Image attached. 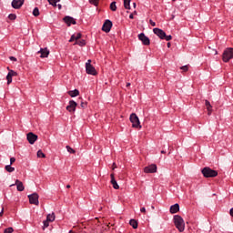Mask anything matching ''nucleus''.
Returning a JSON list of instances; mask_svg holds the SVG:
<instances>
[{
  "instance_id": "1",
  "label": "nucleus",
  "mask_w": 233,
  "mask_h": 233,
  "mask_svg": "<svg viewBox=\"0 0 233 233\" xmlns=\"http://www.w3.org/2000/svg\"><path fill=\"white\" fill-rule=\"evenodd\" d=\"M175 227L177 228L178 232H184L185 231V220L183 218L179 215H175L173 218Z\"/></svg>"
},
{
  "instance_id": "2",
  "label": "nucleus",
  "mask_w": 233,
  "mask_h": 233,
  "mask_svg": "<svg viewBox=\"0 0 233 233\" xmlns=\"http://www.w3.org/2000/svg\"><path fill=\"white\" fill-rule=\"evenodd\" d=\"M201 173L203 174L204 177H216L218 176V171L208 167L202 168Z\"/></svg>"
},
{
  "instance_id": "3",
  "label": "nucleus",
  "mask_w": 233,
  "mask_h": 233,
  "mask_svg": "<svg viewBox=\"0 0 233 233\" xmlns=\"http://www.w3.org/2000/svg\"><path fill=\"white\" fill-rule=\"evenodd\" d=\"M230 59H233V48L228 47L227 48L222 55V61L224 63H228Z\"/></svg>"
},
{
  "instance_id": "4",
  "label": "nucleus",
  "mask_w": 233,
  "mask_h": 233,
  "mask_svg": "<svg viewBox=\"0 0 233 233\" xmlns=\"http://www.w3.org/2000/svg\"><path fill=\"white\" fill-rule=\"evenodd\" d=\"M129 121L132 123L133 128H141V122H139V117L136 113L130 115Z\"/></svg>"
},
{
  "instance_id": "5",
  "label": "nucleus",
  "mask_w": 233,
  "mask_h": 233,
  "mask_svg": "<svg viewBox=\"0 0 233 233\" xmlns=\"http://www.w3.org/2000/svg\"><path fill=\"white\" fill-rule=\"evenodd\" d=\"M86 72L89 76H97V71H96V67L92 66V60H87L86 63Z\"/></svg>"
},
{
  "instance_id": "6",
  "label": "nucleus",
  "mask_w": 233,
  "mask_h": 233,
  "mask_svg": "<svg viewBox=\"0 0 233 233\" xmlns=\"http://www.w3.org/2000/svg\"><path fill=\"white\" fill-rule=\"evenodd\" d=\"M27 198L31 205H39V195L37 193L28 195Z\"/></svg>"
},
{
  "instance_id": "7",
  "label": "nucleus",
  "mask_w": 233,
  "mask_h": 233,
  "mask_svg": "<svg viewBox=\"0 0 233 233\" xmlns=\"http://www.w3.org/2000/svg\"><path fill=\"white\" fill-rule=\"evenodd\" d=\"M145 174H156L157 172V166L156 164H151L144 168Z\"/></svg>"
},
{
  "instance_id": "8",
  "label": "nucleus",
  "mask_w": 233,
  "mask_h": 233,
  "mask_svg": "<svg viewBox=\"0 0 233 233\" xmlns=\"http://www.w3.org/2000/svg\"><path fill=\"white\" fill-rule=\"evenodd\" d=\"M76 107H77V103L74 100H70L66 106V111L74 114V112H76Z\"/></svg>"
},
{
  "instance_id": "9",
  "label": "nucleus",
  "mask_w": 233,
  "mask_h": 233,
  "mask_svg": "<svg viewBox=\"0 0 233 233\" xmlns=\"http://www.w3.org/2000/svg\"><path fill=\"white\" fill-rule=\"evenodd\" d=\"M103 32H106V34H108L110 30H112V21L110 20H106L103 26H102Z\"/></svg>"
},
{
  "instance_id": "10",
  "label": "nucleus",
  "mask_w": 233,
  "mask_h": 233,
  "mask_svg": "<svg viewBox=\"0 0 233 233\" xmlns=\"http://www.w3.org/2000/svg\"><path fill=\"white\" fill-rule=\"evenodd\" d=\"M138 39L139 41L142 42L143 45H145L146 46H148V45H150V38H148L147 35H144V33H140L138 35Z\"/></svg>"
},
{
  "instance_id": "11",
  "label": "nucleus",
  "mask_w": 233,
  "mask_h": 233,
  "mask_svg": "<svg viewBox=\"0 0 233 233\" xmlns=\"http://www.w3.org/2000/svg\"><path fill=\"white\" fill-rule=\"evenodd\" d=\"M153 32L156 35H157V37H159V39H165L167 33H165V31H163V29H159V28L156 27L153 29Z\"/></svg>"
},
{
  "instance_id": "12",
  "label": "nucleus",
  "mask_w": 233,
  "mask_h": 233,
  "mask_svg": "<svg viewBox=\"0 0 233 233\" xmlns=\"http://www.w3.org/2000/svg\"><path fill=\"white\" fill-rule=\"evenodd\" d=\"M26 137H27V141L30 145H34V143H35V141H37V135H35L32 132L28 133Z\"/></svg>"
},
{
  "instance_id": "13",
  "label": "nucleus",
  "mask_w": 233,
  "mask_h": 233,
  "mask_svg": "<svg viewBox=\"0 0 233 233\" xmlns=\"http://www.w3.org/2000/svg\"><path fill=\"white\" fill-rule=\"evenodd\" d=\"M24 4H25V0H13L12 1V6L15 10H19V8H21Z\"/></svg>"
},
{
  "instance_id": "14",
  "label": "nucleus",
  "mask_w": 233,
  "mask_h": 233,
  "mask_svg": "<svg viewBox=\"0 0 233 233\" xmlns=\"http://www.w3.org/2000/svg\"><path fill=\"white\" fill-rule=\"evenodd\" d=\"M37 54H41L40 57L45 58V57H48V56L50 55V50H48V48H40V50L37 52Z\"/></svg>"
},
{
  "instance_id": "15",
  "label": "nucleus",
  "mask_w": 233,
  "mask_h": 233,
  "mask_svg": "<svg viewBox=\"0 0 233 233\" xmlns=\"http://www.w3.org/2000/svg\"><path fill=\"white\" fill-rule=\"evenodd\" d=\"M64 22L66 23L67 26H70L71 25H76V19L71 16H66L64 17Z\"/></svg>"
},
{
  "instance_id": "16",
  "label": "nucleus",
  "mask_w": 233,
  "mask_h": 233,
  "mask_svg": "<svg viewBox=\"0 0 233 233\" xmlns=\"http://www.w3.org/2000/svg\"><path fill=\"white\" fill-rule=\"evenodd\" d=\"M14 76H17V73H15L14 70H10L6 76L7 85L12 83V77H14Z\"/></svg>"
},
{
  "instance_id": "17",
  "label": "nucleus",
  "mask_w": 233,
  "mask_h": 233,
  "mask_svg": "<svg viewBox=\"0 0 233 233\" xmlns=\"http://www.w3.org/2000/svg\"><path fill=\"white\" fill-rule=\"evenodd\" d=\"M110 177H111V185H113V188H115V190H119V185L117 184V181L114 177V174H111Z\"/></svg>"
},
{
  "instance_id": "18",
  "label": "nucleus",
  "mask_w": 233,
  "mask_h": 233,
  "mask_svg": "<svg viewBox=\"0 0 233 233\" xmlns=\"http://www.w3.org/2000/svg\"><path fill=\"white\" fill-rule=\"evenodd\" d=\"M15 185L16 186L18 192H23V190H25V185H23V182H21L19 179L15 180Z\"/></svg>"
},
{
  "instance_id": "19",
  "label": "nucleus",
  "mask_w": 233,
  "mask_h": 233,
  "mask_svg": "<svg viewBox=\"0 0 233 233\" xmlns=\"http://www.w3.org/2000/svg\"><path fill=\"white\" fill-rule=\"evenodd\" d=\"M81 33H76L71 35V38L69 39V43H72L74 41H79V39H81Z\"/></svg>"
},
{
  "instance_id": "20",
  "label": "nucleus",
  "mask_w": 233,
  "mask_h": 233,
  "mask_svg": "<svg viewBox=\"0 0 233 233\" xmlns=\"http://www.w3.org/2000/svg\"><path fill=\"white\" fill-rule=\"evenodd\" d=\"M179 210V204H174L170 207L169 212L170 214H177V211Z\"/></svg>"
},
{
  "instance_id": "21",
  "label": "nucleus",
  "mask_w": 233,
  "mask_h": 233,
  "mask_svg": "<svg viewBox=\"0 0 233 233\" xmlns=\"http://www.w3.org/2000/svg\"><path fill=\"white\" fill-rule=\"evenodd\" d=\"M67 94L68 96H70V97H77V96H79V90L74 89V90L68 91Z\"/></svg>"
},
{
  "instance_id": "22",
  "label": "nucleus",
  "mask_w": 233,
  "mask_h": 233,
  "mask_svg": "<svg viewBox=\"0 0 233 233\" xmlns=\"http://www.w3.org/2000/svg\"><path fill=\"white\" fill-rule=\"evenodd\" d=\"M205 106L208 112V116H210V114H212V105H210V102L208 100H205Z\"/></svg>"
},
{
  "instance_id": "23",
  "label": "nucleus",
  "mask_w": 233,
  "mask_h": 233,
  "mask_svg": "<svg viewBox=\"0 0 233 233\" xmlns=\"http://www.w3.org/2000/svg\"><path fill=\"white\" fill-rule=\"evenodd\" d=\"M46 220L49 221L50 223L56 221V213H50L46 216Z\"/></svg>"
},
{
  "instance_id": "24",
  "label": "nucleus",
  "mask_w": 233,
  "mask_h": 233,
  "mask_svg": "<svg viewBox=\"0 0 233 233\" xmlns=\"http://www.w3.org/2000/svg\"><path fill=\"white\" fill-rule=\"evenodd\" d=\"M5 169L6 170V172L12 173L15 170V167H12V165H6Z\"/></svg>"
},
{
  "instance_id": "25",
  "label": "nucleus",
  "mask_w": 233,
  "mask_h": 233,
  "mask_svg": "<svg viewBox=\"0 0 233 233\" xmlns=\"http://www.w3.org/2000/svg\"><path fill=\"white\" fill-rule=\"evenodd\" d=\"M130 1L132 0H124V7L126 10H130Z\"/></svg>"
},
{
  "instance_id": "26",
  "label": "nucleus",
  "mask_w": 233,
  "mask_h": 233,
  "mask_svg": "<svg viewBox=\"0 0 233 233\" xmlns=\"http://www.w3.org/2000/svg\"><path fill=\"white\" fill-rule=\"evenodd\" d=\"M129 225L133 228H137V221L136 219H131L129 221Z\"/></svg>"
},
{
  "instance_id": "27",
  "label": "nucleus",
  "mask_w": 233,
  "mask_h": 233,
  "mask_svg": "<svg viewBox=\"0 0 233 233\" xmlns=\"http://www.w3.org/2000/svg\"><path fill=\"white\" fill-rule=\"evenodd\" d=\"M75 45H78V46H85L86 45V42L85 40H78L75 43Z\"/></svg>"
},
{
  "instance_id": "28",
  "label": "nucleus",
  "mask_w": 233,
  "mask_h": 233,
  "mask_svg": "<svg viewBox=\"0 0 233 233\" xmlns=\"http://www.w3.org/2000/svg\"><path fill=\"white\" fill-rule=\"evenodd\" d=\"M110 10H112V12H116V10H117V5H116V2H112L110 4Z\"/></svg>"
},
{
  "instance_id": "29",
  "label": "nucleus",
  "mask_w": 233,
  "mask_h": 233,
  "mask_svg": "<svg viewBox=\"0 0 233 233\" xmlns=\"http://www.w3.org/2000/svg\"><path fill=\"white\" fill-rule=\"evenodd\" d=\"M49 5H52V6H56L57 3H59V1L61 0H47Z\"/></svg>"
},
{
  "instance_id": "30",
  "label": "nucleus",
  "mask_w": 233,
  "mask_h": 233,
  "mask_svg": "<svg viewBox=\"0 0 233 233\" xmlns=\"http://www.w3.org/2000/svg\"><path fill=\"white\" fill-rule=\"evenodd\" d=\"M33 15H35V17L39 16V8L35 7L33 10Z\"/></svg>"
},
{
  "instance_id": "31",
  "label": "nucleus",
  "mask_w": 233,
  "mask_h": 233,
  "mask_svg": "<svg viewBox=\"0 0 233 233\" xmlns=\"http://www.w3.org/2000/svg\"><path fill=\"white\" fill-rule=\"evenodd\" d=\"M43 225H44V227H43L44 229L48 228V227H50V221L47 219L44 220Z\"/></svg>"
},
{
  "instance_id": "32",
  "label": "nucleus",
  "mask_w": 233,
  "mask_h": 233,
  "mask_svg": "<svg viewBox=\"0 0 233 233\" xmlns=\"http://www.w3.org/2000/svg\"><path fill=\"white\" fill-rule=\"evenodd\" d=\"M8 19H10L11 21H15V19H17V15H15V14H10L8 15Z\"/></svg>"
},
{
  "instance_id": "33",
  "label": "nucleus",
  "mask_w": 233,
  "mask_h": 233,
  "mask_svg": "<svg viewBox=\"0 0 233 233\" xmlns=\"http://www.w3.org/2000/svg\"><path fill=\"white\" fill-rule=\"evenodd\" d=\"M67 152H69V154H76V150H74V148L70 147V146H66V147Z\"/></svg>"
},
{
  "instance_id": "34",
  "label": "nucleus",
  "mask_w": 233,
  "mask_h": 233,
  "mask_svg": "<svg viewBox=\"0 0 233 233\" xmlns=\"http://www.w3.org/2000/svg\"><path fill=\"white\" fill-rule=\"evenodd\" d=\"M46 156L45 155V153H43L42 150H38L37 151V157H46Z\"/></svg>"
},
{
  "instance_id": "35",
  "label": "nucleus",
  "mask_w": 233,
  "mask_h": 233,
  "mask_svg": "<svg viewBox=\"0 0 233 233\" xmlns=\"http://www.w3.org/2000/svg\"><path fill=\"white\" fill-rule=\"evenodd\" d=\"M89 3L91 5H94L95 6H97V5L99 4V0H89Z\"/></svg>"
},
{
  "instance_id": "36",
  "label": "nucleus",
  "mask_w": 233,
  "mask_h": 233,
  "mask_svg": "<svg viewBox=\"0 0 233 233\" xmlns=\"http://www.w3.org/2000/svg\"><path fill=\"white\" fill-rule=\"evenodd\" d=\"M12 232H14V228H7L4 231V233H12Z\"/></svg>"
},
{
  "instance_id": "37",
  "label": "nucleus",
  "mask_w": 233,
  "mask_h": 233,
  "mask_svg": "<svg viewBox=\"0 0 233 233\" xmlns=\"http://www.w3.org/2000/svg\"><path fill=\"white\" fill-rule=\"evenodd\" d=\"M180 70H183V72H188V66H183L180 67Z\"/></svg>"
},
{
  "instance_id": "38",
  "label": "nucleus",
  "mask_w": 233,
  "mask_h": 233,
  "mask_svg": "<svg viewBox=\"0 0 233 233\" xmlns=\"http://www.w3.org/2000/svg\"><path fill=\"white\" fill-rule=\"evenodd\" d=\"M164 39H165L166 41H171V40H172V35H166V36L164 37Z\"/></svg>"
},
{
  "instance_id": "39",
  "label": "nucleus",
  "mask_w": 233,
  "mask_h": 233,
  "mask_svg": "<svg viewBox=\"0 0 233 233\" xmlns=\"http://www.w3.org/2000/svg\"><path fill=\"white\" fill-rule=\"evenodd\" d=\"M14 163H15V157H11L9 165H14Z\"/></svg>"
},
{
  "instance_id": "40",
  "label": "nucleus",
  "mask_w": 233,
  "mask_h": 233,
  "mask_svg": "<svg viewBox=\"0 0 233 233\" xmlns=\"http://www.w3.org/2000/svg\"><path fill=\"white\" fill-rule=\"evenodd\" d=\"M149 25H151V26H156V22H154L152 19H150Z\"/></svg>"
},
{
  "instance_id": "41",
  "label": "nucleus",
  "mask_w": 233,
  "mask_h": 233,
  "mask_svg": "<svg viewBox=\"0 0 233 233\" xmlns=\"http://www.w3.org/2000/svg\"><path fill=\"white\" fill-rule=\"evenodd\" d=\"M87 103L86 102H81V106L82 108H85L86 106Z\"/></svg>"
},
{
  "instance_id": "42",
  "label": "nucleus",
  "mask_w": 233,
  "mask_h": 233,
  "mask_svg": "<svg viewBox=\"0 0 233 233\" xmlns=\"http://www.w3.org/2000/svg\"><path fill=\"white\" fill-rule=\"evenodd\" d=\"M9 59L10 61H17V58H15V56H10Z\"/></svg>"
},
{
  "instance_id": "43",
  "label": "nucleus",
  "mask_w": 233,
  "mask_h": 233,
  "mask_svg": "<svg viewBox=\"0 0 233 233\" xmlns=\"http://www.w3.org/2000/svg\"><path fill=\"white\" fill-rule=\"evenodd\" d=\"M140 212H143V213L145 214V212H147V208H140Z\"/></svg>"
},
{
  "instance_id": "44",
  "label": "nucleus",
  "mask_w": 233,
  "mask_h": 233,
  "mask_svg": "<svg viewBox=\"0 0 233 233\" xmlns=\"http://www.w3.org/2000/svg\"><path fill=\"white\" fill-rule=\"evenodd\" d=\"M5 212V208H2V210L0 212V217L3 216V213Z\"/></svg>"
},
{
  "instance_id": "45",
  "label": "nucleus",
  "mask_w": 233,
  "mask_h": 233,
  "mask_svg": "<svg viewBox=\"0 0 233 233\" xmlns=\"http://www.w3.org/2000/svg\"><path fill=\"white\" fill-rule=\"evenodd\" d=\"M129 19H134V14L129 15Z\"/></svg>"
},
{
  "instance_id": "46",
  "label": "nucleus",
  "mask_w": 233,
  "mask_h": 233,
  "mask_svg": "<svg viewBox=\"0 0 233 233\" xmlns=\"http://www.w3.org/2000/svg\"><path fill=\"white\" fill-rule=\"evenodd\" d=\"M171 45L170 42L167 43V48H170Z\"/></svg>"
},
{
  "instance_id": "47",
  "label": "nucleus",
  "mask_w": 233,
  "mask_h": 233,
  "mask_svg": "<svg viewBox=\"0 0 233 233\" xmlns=\"http://www.w3.org/2000/svg\"><path fill=\"white\" fill-rule=\"evenodd\" d=\"M113 170H115L116 169V163H113Z\"/></svg>"
},
{
  "instance_id": "48",
  "label": "nucleus",
  "mask_w": 233,
  "mask_h": 233,
  "mask_svg": "<svg viewBox=\"0 0 233 233\" xmlns=\"http://www.w3.org/2000/svg\"><path fill=\"white\" fill-rule=\"evenodd\" d=\"M161 154H167V151L162 150V151H161Z\"/></svg>"
},
{
  "instance_id": "49",
  "label": "nucleus",
  "mask_w": 233,
  "mask_h": 233,
  "mask_svg": "<svg viewBox=\"0 0 233 233\" xmlns=\"http://www.w3.org/2000/svg\"><path fill=\"white\" fill-rule=\"evenodd\" d=\"M133 6H134V8H136V3H133Z\"/></svg>"
},
{
  "instance_id": "50",
  "label": "nucleus",
  "mask_w": 233,
  "mask_h": 233,
  "mask_svg": "<svg viewBox=\"0 0 233 233\" xmlns=\"http://www.w3.org/2000/svg\"><path fill=\"white\" fill-rule=\"evenodd\" d=\"M58 8H59V10H61V5H58Z\"/></svg>"
},
{
  "instance_id": "51",
  "label": "nucleus",
  "mask_w": 233,
  "mask_h": 233,
  "mask_svg": "<svg viewBox=\"0 0 233 233\" xmlns=\"http://www.w3.org/2000/svg\"><path fill=\"white\" fill-rule=\"evenodd\" d=\"M127 86H130V83H127Z\"/></svg>"
},
{
  "instance_id": "52",
  "label": "nucleus",
  "mask_w": 233,
  "mask_h": 233,
  "mask_svg": "<svg viewBox=\"0 0 233 233\" xmlns=\"http://www.w3.org/2000/svg\"><path fill=\"white\" fill-rule=\"evenodd\" d=\"M151 208H152V210H154V208H156L154 206H151Z\"/></svg>"
},
{
  "instance_id": "53",
  "label": "nucleus",
  "mask_w": 233,
  "mask_h": 233,
  "mask_svg": "<svg viewBox=\"0 0 233 233\" xmlns=\"http://www.w3.org/2000/svg\"><path fill=\"white\" fill-rule=\"evenodd\" d=\"M66 188H70V185H67V186H66Z\"/></svg>"
},
{
  "instance_id": "54",
  "label": "nucleus",
  "mask_w": 233,
  "mask_h": 233,
  "mask_svg": "<svg viewBox=\"0 0 233 233\" xmlns=\"http://www.w3.org/2000/svg\"><path fill=\"white\" fill-rule=\"evenodd\" d=\"M134 14H137V12L135 11Z\"/></svg>"
},
{
  "instance_id": "55",
  "label": "nucleus",
  "mask_w": 233,
  "mask_h": 233,
  "mask_svg": "<svg viewBox=\"0 0 233 233\" xmlns=\"http://www.w3.org/2000/svg\"><path fill=\"white\" fill-rule=\"evenodd\" d=\"M168 154H171V152L169 151Z\"/></svg>"
},
{
  "instance_id": "56",
  "label": "nucleus",
  "mask_w": 233,
  "mask_h": 233,
  "mask_svg": "<svg viewBox=\"0 0 233 233\" xmlns=\"http://www.w3.org/2000/svg\"><path fill=\"white\" fill-rule=\"evenodd\" d=\"M173 2H175L176 0H172Z\"/></svg>"
}]
</instances>
